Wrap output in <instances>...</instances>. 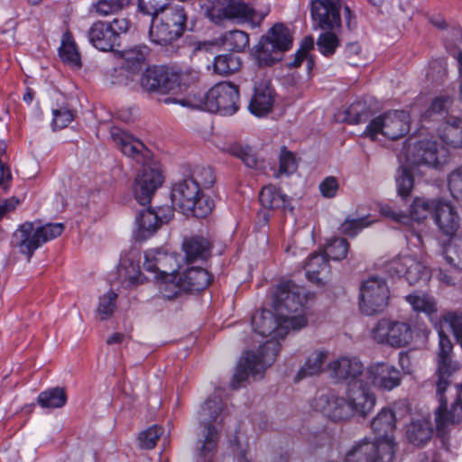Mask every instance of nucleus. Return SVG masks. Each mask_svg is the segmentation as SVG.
<instances>
[{
	"label": "nucleus",
	"mask_w": 462,
	"mask_h": 462,
	"mask_svg": "<svg viewBox=\"0 0 462 462\" xmlns=\"http://www.w3.org/2000/svg\"><path fill=\"white\" fill-rule=\"evenodd\" d=\"M284 319L278 312L273 314L270 310H262L253 316L252 325L254 331L263 337H271L272 339L261 346L256 353H245L231 382L233 389H237L250 374L254 379L261 378L264 370L274 362L280 352V345L276 340L284 337L291 329L290 323Z\"/></svg>",
	"instance_id": "f257e3e1"
},
{
	"label": "nucleus",
	"mask_w": 462,
	"mask_h": 462,
	"mask_svg": "<svg viewBox=\"0 0 462 462\" xmlns=\"http://www.w3.org/2000/svg\"><path fill=\"white\" fill-rule=\"evenodd\" d=\"M453 343L442 329H439V346L436 353L435 385L439 406L435 412L436 430L445 433L462 420V401L460 398L447 408L445 392L451 383L452 376L460 371L461 365L453 357Z\"/></svg>",
	"instance_id": "f03ea898"
},
{
	"label": "nucleus",
	"mask_w": 462,
	"mask_h": 462,
	"mask_svg": "<svg viewBox=\"0 0 462 462\" xmlns=\"http://www.w3.org/2000/svg\"><path fill=\"white\" fill-rule=\"evenodd\" d=\"M329 376L337 381H347V398L362 412L374 406L375 373L372 366L365 369L356 357H339L328 365Z\"/></svg>",
	"instance_id": "7ed1b4c3"
},
{
	"label": "nucleus",
	"mask_w": 462,
	"mask_h": 462,
	"mask_svg": "<svg viewBox=\"0 0 462 462\" xmlns=\"http://www.w3.org/2000/svg\"><path fill=\"white\" fill-rule=\"evenodd\" d=\"M308 294L304 288L291 281L280 282L273 292V308L281 318L289 322L291 329L298 330L307 325L305 309Z\"/></svg>",
	"instance_id": "20e7f679"
},
{
	"label": "nucleus",
	"mask_w": 462,
	"mask_h": 462,
	"mask_svg": "<svg viewBox=\"0 0 462 462\" xmlns=\"http://www.w3.org/2000/svg\"><path fill=\"white\" fill-rule=\"evenodd\" d=\"M171 198L172 205L182 214H191L198 218L206 217L214 208L213 200L188 177L173 185Z\"/></svg>",
	"instance_id": "39448f33"
},
{
	"label": "nucleus",
	"mask_w": 462,
	"mask_h": 462,
	"mask_svg": "<svg viewBox=\"0 0 462 462\" xmlns=\"http://www.w3.org/2000/svg\"><path fill=\"white\" fill-rule=\"evenodd\" d=\"M187 14L182 5H168L160 15L152 18L149 31L151 40L160 45L170 44L185 32Z\"/></svg>",
	"instance_id": "423d86ee"
},
{
	"label": "nucleus",
	"mask_w": 462,
	"mask_h": 462,
	"mask_svg": "<svg viewBox=\"0 0 462 462\" xmlns=\"http://www.w3.org/2000/svg\"><path fill=\"white\" fill-rule=\"evenodd\" d=\"M64 230L61 223H50L35 226L32 222H25L13 235V245L30 259L33 252L42 244L60 236Z\"/></svg>",
	"instance_id": "0eeeda50"
},
{
	"label": "nucleus",
	"mask_w": 462,
	"mask_h": 462,
	"mask_svg": "<svg viewBox=\"0 0 462 462\" xmlns=\"http://www.w3.org/2000/svg\"><path fill=\"white\" fill-rule=\"evenodd\" d=\"M292 45V36L288 27L282 23L274 24L263 36L255 51V59L259 66H272L280 61L282 53Z\"/></svg>",
	"instance_id": "6e6552de"
},
{
	"label": "nucleus",
	"mask_w": 462,
	"mask_h": 462,
	"mask_svg": "<svg viewBox=\"0 0 462 462\" xmlns=\"http://www.w3.org/2000/svg\"><path fill=\"white\" fill-rule=\"evenodd\" d=\"M181 261L182 257L175 253L150 249L144 253L143 268L152 273L154 279L162 281L163 287L176 280Z\"/></svg>",
	"instance_id": "1a4fd4ad"
},
{
	"label": "nucleus",
	"mask_w": 462,
	"mask_h": 462,
	"mask_svg": "<svg viewBox=\"0 0 462 462\" xmlns=\"http://www.w3.org/2000/svg\"><path fill=\"white\" fill-rule=\"evenodd\" d=\"M186 73L178 74L164 67L148 68L141 76L140 85L147 93H176L185 83Z\"/></svg>",
	"instance_id": "9d476101"
},
{
	"label": "nucleus",
	"mask_w": 462,
	"mask_h": 462,
	"mask_svg": "<svg viewBox=\"0 0 462 462\" xmlns=\"http://www.w3.org/2000/svg\"><path fill=\"white\" fill-rule=\"evenodd\" d=\"M211 275L201 267H191L183 273L177 275L172 282L161 287V293L166 300H173L185 291H199L205 290L211 282Z\"/></svg>",
	"instance_id": "9b49d317"
},
{
	"label": "nucleus",
	"mask_w": 462,
	"mask_h": 462,
	"mask_svg": "<svg viewBox=\"0 0 462 462\" xmlns=\"http://www.w3.org/2000/svg\"><path fill=\"white\" fill-rule=\"evenodd\" d=\"M205 99L208 110L218 112L224 116L232 115L238 109V87L231 82H220L208 91Z\"/></svg>",
	"instance_id": "f8f14e48"
},
{
	"label": "nucleus",
	"mask_w": 462,
	"mask_h": 462,
	"mask_svg": "<svg viewBox=\"0 0 462 462\" xmlns=\"http://www.w3.org/2000/svg\"><path fill=\"white\" fill-rule=\"evenodd\" d=\"M312 407L325 414L334 421L346 420L352 417L356 411L362 417H365L372 411L362 412L360 409L348 398V402L334 394L322 393L315 397Z\"/></svg>",
	"instance_id": "ddd939ff"
},
{
	"label": "nucleus",
	"mask_w": 462,
	"mask_h": 462,
	"mask_svg": "<svg viewBox=\"0 0 462 462\" xmlns=\"http://www.w3.org/2000/svg\"><path fill=\"white\" fill-rule=\"evenodd\" d=\"M448 152L436 141L421 140L409 149L406 159L411 165L439 168L448 162Z\"/></svg>",
	"instance_id": "4468645a"
},
{
	"label": "nucleus",
	"mask_w": 462,
	"mask_h": 462,
	"mask_svg": "<svg viewBox=\"0 0 462 462\" xmlns=\"http://www.w3.org/2000/svg\"><path fill=\"white\" fill-rule=\"evenodd\" d=\"M199 420L207 433L229 431L232 418L219 397L208 398L201 406Z\"/></svg>",
	"instance_id": "2eb2a0df"
},
{
	"label": "nucleus",
	"mask_w": 462,
	"mask_h": 462,
	"mask_svg": "<svg viewBox=\"0 0 462 462\" xmlns=\"http://www.w3.org/2000/svg\"><path fill=\"white\" fill-rule=\"evenodd\" d=\"M218 2L221 8L213 7L208 12V16L216 23L224 18L260 23L266 15V13H257L243 0H218Z\"/></svg>",
	"instance_id": "dca6fc26"
},
{
	"label": "nucleus",
	"mask_w": 462,
	"mask_h": 462,
	"mask_svg": "<svg viewBox=\"0 0 462 462\" xmlns=\"http://www.w3.org/2000/svg\"><path fill=\"white\" fill-rule=\"evenodd\" d=\"M342 0H312L310 14L314 29H341Z\"/></svg>",
	"instance_id": "f3484780"
},
{
	"label": "nucleus",
	"mask_w": 462,
	"mask_h": 462,
	"mask_svg": "<svg viewBox=\"0 0 462 462\" xmlns=\"http://www.w3.org/2000/svg\"><path fill=\"white\" fill-rule=\"evenodd\" d=\"M162 181V175L157 168L144 166L134 180V195L135 199L143 206L149 204Z\"/></svg>",
	"instance_id": "a211bd4d"
},
{
	"label": "nucleus",
	"mask_w": 462,
	"mask_h": 462,
	"mask_svg": "<svg viewBox=\"0 0 462 462\" xmlns=\"http://www.w3.org/2000/svg\"><path fill=\"white\" fill-rule=\"evenodd\" d=\"M412 340L410 325L405 322L382 319L377 322V341L394 347L407 346Z\"/></svg>",
	"instance_id": "6ab92c4d"
},
{
	"label": "nucleus",
	"mask_w": 462,
	"mask_h": 462,
	"mask_svg": "<svg viewBox=\"0 0 462 462\" xmlns=\"http://www.w3.org/2000/svg\"><path fill=\"white\" fill-rule=\"evenodd\" d=\"M409 128V114L403 110L387 112L377 117V134L381 133L391 140L402 137Z\"/></svg>",
	"instance_id": "aec40b11"
},
{
	"label": "nucleus",
	"mask_w": 462,
	"mask_h": 462,
	"mask_svg": "<svg viewBox=\"0 0 462 462\" xmlns=\"http://www.w3.org/2000/svg\"><path fill=\"white\" fill-rule=\"evenodd\" d=\"M173 213L169 208H160L158 211L150 208L142 210L136 217L137 236L140 239H146L163 223H167L171 218Z\"/></svg>",
	"instance_id": "412c9836"
},
{
	"label": "nucleus",
	"mask_w": 462,
	"mask_h": 462,
	"mask_svg": "<svg viewBox=\"0 0 462 462\" xmlns=\"http://www.w3.org/2000/svg\"><path fill=\"white\" fill-rule=\"evenodd\" d=\"M433 219L439 230L448 237H453L460 226V217L456 208L441 199L435 204Z\"/></svg>",
	"instance_id": "4be33fe9"
},
{
	"label": "nucleus",
	"mask_w": 462,
	"mask_h": 462,
	"mask_svg": "<svg viewBox=\"0 0 462 462\" xmlns=\"http://www.w3.org/2000/svg\"><path fill=\"white\" fill-rule=\"evenodd\" d=\"M90 43L102 51H113L118 45L116 32L113 31L110 23L97 21L94 23L88 32Z\"/></svg>",
	"instance_id": "5701e85b"
},
{
	"label": "nucleus",
	"mask_w": 462,
	"mask_h": 462,
	"mask_svg": "<svg viewBox=\"0 0 462 462\" xmlns=\"http://www.w3.org/2000/svg\"><path fill=\"white\" fill-rule=\"evenodd\" d=\"M345 120L349 124H361L368 122L363 136L372 142L375 140V117L373 111L364 102H356L349 106L345 113Z\"/></svg>",
	"instance_id": "b1692460"
},
{
	"label": "nucleus",
	"mask_w": 462,
	"mask_h": 462,
	"mask_svg": "<svg viewBox=\"0 0 462 462\" xmlns=\"http://www.w3.org/2000/svg\"><path fill=\"white\" fill-rule=\"evenodd\" d=\"M274 103V92L269 81H262L254 88V95L249 103V110L256 116H263L270 113Z\"/></svg>",
	"instance_id": "393cba45"
},
{
	"label": "nucleus",
	"mask_w": 462,
	"mask_h": 462,
	"mask_svg": "<svg viewBox=\"0 0 462 462\" xmlns=\"http://www.w3.org/2000/svg\"><path fill=\"white\" fill-rule=\"evenodd\" d=\"M110 136L119 150L126 156L138 159L146 150L145 145L133 135L116 126L110 128Z\"/></svg>",
	"instance_id": "a878e982"
},
{
	"label": "nucleus",
	"mask_w": 462,
	"mask_h": 462,
	"mask_svg": "<svg viewBox=\"0 0 462 462\" xmlns=\"http://www.w3.org/2000/svg\"><path fill=\"white\" fill-rule=\"evenodd\" d=\"M439 138L448 145L458 148L462 134V119L450 116L438 128Z\"/></svg>",
	"instance_id": "bb28decb"
},
{
	"label": "nucleus",
	"mask_w": 462,
	"mask_h": 462,
	"mask_svg": "<svg viewBox=\"0 0 462 462\" xmlns=\"http://www.w3.org/2000/svg\"><path fill=\"white\" fill-rule=\"evenodd\" d=\"M406 301L415 312H422L432 320V317L438 312L436 299L427 293H411L405 296Z\"/></svg>",
	"instance_id": "cd10ccee"
},
{
	"label": "nucleus",
	"mask_w": 462,
	"mask_h": 462,
	"mask_svg": "<svg viewBox=\"0 0 462 462\" xmlns=\"http://www.w3.org/2000/svg\"><path fill=\"white\" fill-rule=\"evenodd\" d=\"M259 201L264 208L286 209L289 198L273 185L264 186L259 193Z\"/></svg>",
	"instance_id": "c85d7f7f"
},
{
	"label": "nucleus",
	"mask_w": 462,
	"mask_h": 462,
	"mask_svg": "<svg viewBox=\"0 0 462 462\" xmlns=\"http://www.w3.org/2000/svg\"><path fill=\"white\" fill-rule=\"evenodd\" d=\"M359 310L367 316L375 312V278L370 277L360 287Z\"/></svg>",
	"instance_id": "c756f323"
},
{
	"label": "nucleus",
	"mask_w": 462,
	"mask_h": 462,
	"mask_svg": "<svg viewBox=\"0 0 462 462\" xmlns=\"http://www.w3.org/2000/svg\"><path fill=\"white\" fill-rule=\"evenodd\" d=\"M328 359L326 351H315L306 360L304 365L299 370L296 379L301 380L307 376H313L321 374L324 370V364Z\"/></svg>",
	"instance_id": "7c9ffc66"
},
{
	"label": "nucleus",
	"mask_w": 462,
	"mask_h": 462,
	"mask_svg": "<svg viewBox=\"0 0 462 462\" xmlns=\"http://www.w3.org/2000/svg\"><path fill=\"white\" fill-rule=\"evenodd\" d=\"M241 59L233 53L221 54L215 57L212 69L219 76H229L240 69Z\"/></svg>",
	"instance_id": "2f4dec72"
},
{
	"label": "nucleus",
	"mask_w": 462,
	"mask_h": 462,
	"mask_svg": "<svg viewBox=\"0 0 462 462\" xmlns=\"http://www.w3.org/2000/svg\"><path fill=\"white\" fill-rule=\"evenodd\" d=\"M306 276L309 281L316 284H324L323 278L319 274L323 272L328 273V259L323 254H313L308 259L306 265Z\"/></svg>",
	"instance_id": "473e14b6"
},
{
	"label": "nucleus",
	"mask_w": 462,
	"mask_h": 462,
	"mask_svg": "<svg viewBox=\"0 0 462 462\" xmlns=\"http://www.w3.org/2000/svg\"><path fill=\"white\" fill-rule=\"evenodd\" d=\"M67 394L64 388L54 387L42 392L37 398V403L42 408L58 409L67 402Z\"/></svg>",
	"instance_id": "72a5a7b5"
},
{
	"label": "nucleus",
	"mask_w": 462,
	"mask_h": 462,
	"mask_svg": "<svg viewBox=\"0 0 462 462\" xmlns=\"http://www.w3.org/2000/svg\"><path fill=\"white\" fill-rule=\"evenodd\" d=\"M322 32L317 39L319 51L324 56H330L335 53L340 44L338 32L340 29H320Z\"/></svg>",
	"instance_id": "f704fd0d"
},
{
	"label": "nucleus",
	"mask_w": 462,
	"mask_h": 462,
	"mask_svg": "<svg viewBox=\"0 0 462 462\" xmlns=\"http://www.w3.org/2000/svg\"><path fill=\"white\" fill-rule=\"evenodd\" d=\"M403 264L406 265L404 277L411 285L416 284L421 280L429 279V270L416 259L411 256H403Z\"/></svg>",
	"instance_id": "c9c22d12"
},
{
	"label": "nucleus",
	"mask_w": 462,
	"mask_h": 462,
	"mask_svg": "<svg viewBox=\"0 0 462 462\" xmlns=\"http://www.w3.org/2000/svg\"><path fill=\"white\" fill-rule=\"evenodd\" d=\"M345 462H375V442L364 441L355 446L347 452Z\"/></svg>",
	"instance_id": "e433bc0d"
},
{
	"label": "nucleus",
	"mask_w": 462,
	"mask_h": 462,
	"mask_svg": "<svg viewBox=\"0 0 462 462\" xmlns=\"http://www.w3.org/2000/svg\"><path fill=\"white\" fill-rule=\"evenodd\" d=\"M146 56L147 49L145 47L126 50L122 54L123 67L129 71L135 72L144 66Z\"/></svg>",
	"instance_id": "4c0bfd02"
},
{
	"label": "nucleus",
	"mask_w": 462,
	"mask_h": 462,
	"mask_svg": "<svg viewBox=\"0 0 462 462\" xmlns=\"http://www.w3.org/2000/svg\"><path fill=\"white\" fill-rule=\"evenodd\" d=\"M439 199H425L421 198H417L413 200L410 215H407L410 217V223L411 221L421 222L427 218L429 214L434 215L435 212V204L439 202Z\"/></svg>",
	"instance_id": "58836bf2"
},
{
	"label": "nucleus",
	"mask_w": 462,
	"mask_h": 462,
	"mask_svg": "<svg viewBox=\"0 0 462 462\" xmlns=\"http://www.w3.org/2000/svg\"><path fill=\"white\" fill-rule=\"evenodd\" d=\"M183 248L187 259L193 261L198 258L206 257L209 252L210 244L203 237H192L184 242Z\"/></svg>",
	"instance_id": "ea45409f"
},
{
	"label": "nucleus",
	"mask_w": 462,
	"mask_h": 462,
	"mask_svg": "<svg viewBox=\"0 0 462 462\" xmlns=\"http://www.w3.org/2000/svg\"><path fill=\"white\" fill-rule=\"evenodd\" d=\"M452 105V98L448 96L437 97L431 102L430 107L422 114L421 119L425 121H435L448 112Z\"/></svg>",
	"instance_id": "a19ab883"
},
{
	"label": "nucleus",
	"mask_w": 462,
	"mask_h": 462,
	"mask_svg": "<svg viewBox=\"0 0 462 462\" xmlns=\"http://www.w3.org/2000/svg\"><path fill=\"white\" fill-rule=\"evenodd\" d=\"M189 180H192L199 189L203 191L204 189H209L215 182V175L212 169L208 166L197 165L191 171Z\"/></svg>",
	"instance_id": "79ce46f5"
},
{
	"label": "nucleus",
	"mask_w": 462,
	"mask_h": 462,
	"mask_svg": "<svg viewBox=\"0 0 462 462\" xmlns=\"http://www.w3.org/2000/svg\"><path fill=\"white\" fill-rule=\"evenodd\" d=\"M378 367H380V372L377 371V374H380V388L390 391L400 384L401 374L397 369L383 364H377Z\"/></svg>",
	"instance_id": "37998d69"
},
{
	"label": "nucleus",
	"mask_w": 462,
	"mask_h": 462,
	"mask_svg": "<svg viewBox=\"0 0 462 462\" xmlns=\"http://www.w3.org/2000/svg\"><path fill=\"white\" fill-rule=\"evenodd\" d=\"M223 43L234 51H243L249 44V36L245 32L233 30L222 37Z\"/></svg>",
	"instance_id": "c03bdc74"
},
{
	"label": "nucleus",
	"mask_w": 462,
	"mask_h": 462,
	"mask_svg": "<svg viewBox=\"0 0 462 462\" xmlns=\"http://www.w3.org/2000/svg\"><path fill=\"white\" fill-rule=\"evenodd\" d=\"M59 53L60 59L66 64L76 69L81 67L80 56L74 42L63 39Z\"/></svg>",
	"instance_id": "a18cd8bd"
},
{
	"label": "nucleus",
	"mask_w": 462,
	"mask_h": 462,
	"mask_svg": "<svg viewBox=\"0 0 462 462\" xmlns=\"http://www.w3.org/2000/svg\"><path fill=\"white\" fill-rule=\"evenodd\" d=\"M349 244L348 242L342 237H336L331 239V241L327 245L325 254H323L327 259L330 258L335 261H339L344 259L348 252Z\"/></svg>",
	"instance_id": "49530a36"
},
{
	"label": "nucleus",
	"mask_w": 462,
	"mask_h": 462,
	"mask_svg": "<svg viewBox=\"0 0 462 462\" xmlns=\"http://www.w3.org/2000/svg\"><path fill=\"white\" fill-rule=\"evenodd\" d=\"M116 299L117 294L112 291L100 297L97 312L100 316L101 320L106 319L113 315L116 310Z\"/></svg>",
	"instance_id": "de8ad7c7"
},
{
	"label": "nucleus",
	"mask_w": 462,
	"mask_h": 462,
	"mask_svg": "<svg viewBox=\"0 0 462 462\" xmlns=\"http://www.w3.org/2000/svg\"><path fill=\"white\" fill-rule=\"evenodd\" d=\"M297 170L294 155L285 147H282L280 153L279 169L276 177L292 174Z\"/></svg>",
	"instance_id": "09e8293b"
},
{
	"label": "nucleus",
	"mask_w": 462,
	"mask_h": 462,
	"mask_svg": "<svg viewBox=\"0 0 462 462\" xmlns=\"http://www.w3.org/2000/svg\"><path fill=\"white\" fill-rule=\"evenodd\" d=\"M387 437V435H385ZM395 444L391 438L377 439V462H393Z\"/></svg>",
	"instance_id": "8fccbe9b"
},
{
	"label": "nucleus",
	"mask_w": 462,
	"mask_h": 462,
	"mask_svg": "<svg viewBox=\"0 0 462 462\" xmlns=\"http://www.w3.org/2000/svg\"><path fill=\"white\" fill-rule=\"evenodd\" d=\"M226 151L231 155L241 159L248 168H254L257 164L255 156L248 147H242L239 144L233 143L226 148Z\"/></svg>",
	"instance_id": "3c124183"
},
{
	"label": "nucleus",
	"mask_w": 462,
	"mask_h": 462,
	"mask_svg": "<svg viewBox=\"0 0 462 462\" xmlns=\"http://www.w3.org/2000/svg\"><path fill=\"white\" fill-rule=\"evenodd\" d=\"M396 417L392 409H382L377 414V431L388 433L395 429Z\"/></svg>",
	"instance_id": "603ef678"
},
{
	"label": "nucleus",
	"mask_w": 462,
	"mask_h": 462,
	"mask_svg": "<svg viewBox=\"0 0 462 462\" xmlns=\"http://www.w3.org/2000/svg\"><path fill=\"white\" fill-rule=\"evenodd\" d=\"M370 221L366 220L365 217L361 218H349L347 217L341 225L340 231L342 234L355 236L358 234V232L368 226L370 225Z\"/></svg>",
	"instance_id": "864d4df0"
},
{
	"label": "nucleus",
	"mask_w": 462,
	"mask_h": 462,
	"mask_svg": "<svg viewBox=\"0 0 462 462\" xmlns=\"http://www.w3.org/2000/svg\"><path fill=\"white\" fill-rule=\"evenodd\" d=\"M168 7V5L162 3V0H139L138 10L146 15H152V18L160 15L163 8Z\"/></svg>",
	"instance_id": "5fc2aeb1"
},
{
	"label": "nucleus",
	"mask_w": 462,
	"mask_h": 462,
	"mask_svg": "<svg viewBox=\"0 0 462 462\" xmlns=\"http://www.w3.org/2000/svg\"><path fill=\"white\" fill-rule=\"evenodd\" d=\"M168 7V5L162 3V0H139L138 10L146 15H152V18L160 15L163 8Z\"/></svg>",
	"instance_id": "6e6d98bb"
},
{
	"label": "nucleus",
	"mask_w": 462,
	"mask_h": 462,
	"mask_svg": "<svg viewBox=\"0 0 462 462\" xmlns=\"http://www.w3.org/2000/svg\"><path fill=\"white\" fill-rule=\"evenodd\" d=\"M448 189L455 199L462 198V165L449 174Z\"/></svg>",
	"instance_id": "4d7b16f0"
},
{
	"label": "nucleus",
	"mask_w": 462,
	"mask_h": 462,
	"mask_svg": "<svg viewBox=\"0 0 462 462\" xmlns=\"http://www.w3.org/2000/svg\"><path fill=\"white\" fill-rule=\"evenodd\" d=\"M73 120L72 113L66 109H55L53 110L52 128L62 129L66 127Z\"/></svg>",
	"instance_id": "13d9d810"
},
{
	"label": "nucleus",
	"mask_w": 462,
	"mask_h": 462,
	"mask_svg": "<svg viewBox=\"0 0 462 462\" xmlns=\"http://www.w3.org/2000/svg\"><path fill=\"white\" fill-rule=\"evenodd\" d=\"M398 193L402 197L410 195L413 188V178L408 170L404 169L402 175L396 180Z\"/></svg>",
	"instance_id": "bf43d9fd"
},
{
	"label": "nucleus",
	"mask_w": 462,
	"mask_h": 462,
	"mask_svg": "<svg viewBox=\"0 0 462 462\" xmlns=\"http://www.w3.org/2000/svg\"><path fill=\"white\" fill-rule=\"evenodd\" d=\"M380 214L388 219H391L396 223H400L402 225H410V217L406 214H402L394 210L389 205H381L379 208Z\"/></svg>",
	"instance_id": "052dcab7"
},
{
	"label": "nucleus",
	"mask_w": 462,
	"mask_h": 462,
	"mask_svg": "<svg viewBox=\"0 0 462 462\" xmlns=\"http://www.w3.org/2000/svg\"><path fill=\"white\" fill-rule=\"evenodd\" d=\"M391 292L384 281L377 279V312L383 311L389 305Z\"/></svg>",
	"instance_id": "680f3d73"
},
{
	"label": "nucleus",
	"mask_w": 462,
	"mask_h": 462,
	"mask_svg": "<svg viewBox=\"0 0 462 462\" xmlns=\"http://www.w3.org/2000/svg\"><path fill=\"white\" fill-rule=\"evenodd\" d=\"M338 182L337 180L329 176L325 178L319 184V191L324 198L331 199L334 198L338 190Z\"/></svg>",
	"instance_id": "e2e57ef3"
},
{
	"label": "nucleus",
	"mask_w": 462,
	"mask_h": 462,
	"mask_svg": "<svg viewBox=\"0 0 462 462\" xmlns=\"http://www.w3.org/2000/svg\"><path fill=\"white\" fill-rule=\"evenodd\" d=\"M405 268L406 265L403 264V257L393 259L384 266L385 272L392 277L404 276Z\"/></svg>",
	"instance_id": "0e129e2a"
},
{
	"label": "nucleus",
	"mask_w": 462,
	"mask_h": 462,
	"mask_svg": "<svg viewBox=\"0 0 462 462\" xmlns=\"http://www.w3.org/2000/svg\"><path fill=\"white\" fill-rule=\"evenodd\" d=\"M407 433H433V429L430 420L422 418L412 421Z\"/></svg>",
	"instance_id": "69168bd1"
},
{
	"label": "nucleus",
	"mask_w": 462,
	"mask_h": 462,
	"mask_svg": "<svg viewBox=\"0 0 462 462\" xmlns=\"http://www.w3.org/2000/svg\"><path fill=\"white\" fill-rule=\"evenodd\" d=\"M119 275L124 276L131 283H137L139 282L140 271L133 263L126 266L125 263H123L119 268Z\"/></svg>",
	"instance_id": "338daca9"
},
{
	"label": "nucleus",
	"mask_w": 462,
	"mask_h": 462,
	"mask_svg": "<svg viewBox=\"0 0 462 462\" xmlns=\"http://www.w3.org/2000/svg\"><path fill=\"white\" fill-rule=\"evenodd\" d=\"M233 443L235 448L238 452V462H249L245 457V454L248 448V443L245 439H242L240 436L234 435V439L230 440Z\"/></svg>",
	"instance_id": "774afa93"
}]
</instances>
